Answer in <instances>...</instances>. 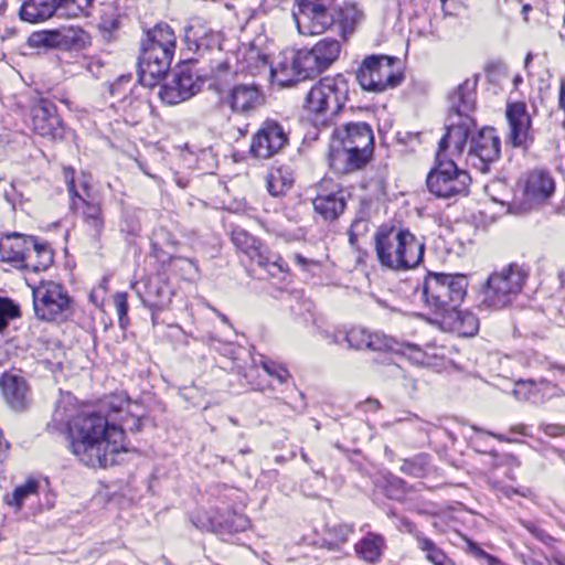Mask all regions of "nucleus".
I'll return each mask as SVG.
<instances>
[{"label":"nucleus","mask_w":565,"mask_h":565,"mask_svg":"<svg viewBox=\"0 0 565 565\" xmlns=\"http://www.w3.org/2000/svg\"><path fill=\"white\" fill-rule=\"evenodd\" d=\"M473 86L466 81L449 95V125L439 142L440 150L451 148L454 157L484 173L500 158L501 141L492 127L476 129L470 115L475 108Z\"/></svg>","instance_id":"1"},{"label":"nucleus","mask_w":565,"mask_h":565,"mask_svg":"<svg viewBox=\"0 0 565 565\" xmlns=\"http://www.w3.org/2000/svg\"><path fill=\"white\" fill-rule=\"evenodd\" d=\"M124 425L122 419L117 425L97 413L82 414L70 424V448L88 467L116 465V456L127 451Z\"/></svg>","instance_id":"2"},{"label":"nucleus","mask_w":565,"mask_h":565,"mask_svg":"<svg viewBox=\"0 0 565 565\" xmlns=\"http://www.w3.org/2000/svg\"><path fill=\"white\" fill-rule=\"evenodd\" d=\"M374 149L373 131L366 122H348L332 132L328 161L330 168L347 174L364 168Z\"/></svg>","instance_id":"3"},{"label":"nucleus","mask_w":565,"mask_h":565,"mask_svg":"<svg viewBox=\"0 0 565 565\" xmlns=\"http://www.w3.org/2000/svg\"><path fill=\"white\" fill-rule=\"evenodd\" d=\"M374 244L380 265L394 271L413 269L424 257L425 243L408 228L381 226Z\"/></svg>","instance_id":"4"},{"label":"nucleus","mask_w":565,"mask_h":565,"mask_svg":"<svg viewBox=\"0 0 565 565\" xmlns=\"http://www.w3.org/2000/svg\"><path fill=\"white\" fill-rule=\"evenodd\" d=\"M177 45V38L168 24H157L147 32L141 44L138 77L141 86L153 87L170 68Z\"/></svg>","instance_id":"5"},{"label":"nucleus","mask_w":565,"mask_h":565,"mask_svg":"<svg viewBox=\"0 0 565 565\" xmlns=\"http://www.w3.org/2000/svg\"><path fill=\"white\" fill-rule=\"evenodd\" d=\"M467 287L468 281L463 275L429 271L416 292L420 294L424 306L440 318L460 306Z\"/></svg>","instance_id":"6"},{"label":"nucleus","mask_w":565,"mask_h":565,"mask_svg":"<svg viewBox=\"0 0 565 565\" xmlns=\"http://www.w3.org/2000/svg\"><path fill=\"white\" fill-rule=\"evenodd\" d=\"M74 174L73 168L65 167L63 169L64 181L71 199L70 207L82 218L85 234L94 242H98L105 231L103 209L98 202L92 199L88 181L84 178L77 184Z\"/></svg>","instance_id":"7"},{"label":"nucleus","mask_w":565,"mask_h":565,"mask_svg":"<svg viewBox=\"0 0 565 565\" xmlns=\"http://www.w3.org/2000/svg\"><path fill=\"white\" fill-rule=\"evenodd\" d=\"M527 276V270L516 263L495 269L487 279L481 305L493 310L508 307L522 291Z\"/></svg>","instance_id":"8"},{"label":"nucleus","mask_w":565,"mask_h":565,"mask_svg":"<svg viewBox=\"0 0 565 565\" xmlns=\"http://www.w3.org/2000/svg\"><path fill=\"white\" fill-rule=\"evenodd\" d=\"M349 87L342 76L324 77L311 87L305 99L308 111L323 116V124L339 115L348 99Z\"/></svg>","instance_id":"9"},{"label":"nucleus","mask_w":565,"mask_h":565,"mask_svg":"<svg viewBox=\"0 0 565 565\" xmlns=\"http://www.w3.org/2000/svg\"><path fill=\"white\" fill-rule=\"evenodd\" d=\"M444 151L438 146L436 153V167L431 169L426 179V184L431 194L441 199L457 195H466L471 182L469 173L459 169L452 159H444Z\"/></svg>","instance_id":"10"},{"label":"nucleus","mask_w":565,"mask_h":565,"mask_svg":"<svg viewBox=\"0 0 565 565\" xmlns=\"http://www.w3.org/2000/svg\"><path fill=\"white\" fill-rule=\"evenodd\" d=\"M398 60L384 54H372L363 58L355 71V78L362 89L372 93H382L394 88L403 79L402 74L395 70Z\"/></svg>","instance_id":"11"},{"label":"nucleus","mask_w":565,"mask_h":565,"mask_svg":"<svg viewBox=\"0 0 565 565\" xmlns=\"http://www.w3.org/2000/svg\"><path fill=\"white\" fill-rule=\"evenodd\" d=\"M33 308L38 319L62 322L72 315V300L66 289L54 281H41L32 290Z\"/></svg>","instance_id":"12"},{"label":"nucleus","mask_w":565,"mask_h":565,"mask_svg":"<svg viewBox=\"0 0 565 565\" xmlns=\"http://www.w3.org/2000/svg\"><path fill=\"white\" fill-rule=\"evenodd\" d=\"M93 0H24L19 15L21 20L39 23L53 15L61 18H77L87 15Z\"/></svg>","instance_id":"13"},{"label":"nucleus","mask_w":565,"mask_h":565,"mask_svg":"<svg viewBox=\"0 0 565 565\" xmlns=\"http://www.w3.org/2000/svg\"><path fill=\"white\" fill-rule=\"evenodd\" d=\"M292 17L299 33H323L334 23L333 0H298Z\"/></svg>","instance_id":"14"},{"label":"nucleus","mask_w":565,"mask_h":565,"mask_svg":"<svg viewBox=\"0 0 565 565\" xmlns=\"http://www.w3.org/2000/svg\"><path fill=\"white\" fill-rule=\"evenodd\" d=\"M233 244L255 262L260 268L265 269L269 276L282 279L287 274V264L282 258L270 252L256 237L244 230H234L232 233Z\"/></svg>","instance_id":"15"},{"label":"nucleus","mask_w":565,"mask_h":565,"mask_svg":"<svg viewBox=\"0 0 565 565\" xmlns=\"http://www.w3.org/2000/svg\"><path fill=\"white\" fill-rule=\"evenodd\" d=\"M289 141L288 134L276 120H265L253 136L250 153L257 159H269L279 153Z\"/></svg>","instance_id":"16"},{"label":"nucleus","mask_w":565,"mask_h":565,"mask_svg":"<svg viewBox=\"0 0 565 565\" xmlns=\"http://www.w3.org/2000/svg\"><path fill=\"white\" fill-rule=\"evenodd\" d=\"M204 79L190 68L183 67L173 74L172 78L160 87L159 96L168 105H177L198 94Z\"/></svg>","instance_id":"17"},{"label":"nucleus","mask_w":565,"mask_h":565,"mask_svg":"<svg viewBox=\"0 0 565 565\" xmlns=\"http://www.w3.org/2000/svg\"><path fill=\"white\" fill-rule=\"evenodd\" d=\"M32 129L39 136L50 139H63L65 127L57 115L56 106L47 100L41 99L31 109Z\"/></svg>","instance_id":"18"},{"label":"nucleus","mask_w":565,"mask_h":565,"mask_svg":"<svg viewBox=\"0 0 565 565\" xmlns=\"http://www.w3.org/2000/svg\"><path fill=\"white\" fill-rule=\"evenodd\" d=\"M221 106H228L232 113L249 114L263 103L259 89L255 85H236L228 90L215 88Z\"/></svg>","instance_id":"19"},{"label":"nucleus","mask_w":565,"mask_h":565,"mask_svg":"<svg viewBox=\"0 0 565 565\" xmlns=\"http://www.w3.org/2000/svg\"><path fill=\"white\" fill-rule=\"evenodd\" d=\"M555 191V182L550 173L541 170L527 174L523 186V203L521 211H527L544 203Z\"/></svg>","instance_id":"20"},{"label":"nucleus","mask_w":565,"mask_h":565,"mask_svg":"<svg viewBox=\"0 0 565 565\" xmlns=\"http://www.w3.org/2000/svg\"><path fill=\"white\" fill-rule=\"evenodd\" d=\"M303 50L284 55L276 65L270 66V75L280 86H290L313 76L311 70L302 63Z\"/></svg>","instance_id":"21"},{"label":"nucleus","mask_w":565,"mask_h":565,"mask_svg":"<svg viewBox=\"0 0 565 565\" xmlns=\"http://www.w3.org/2000/svg\"><path fill=\"white\" fill-rule=\"evenodd\" d=\"M341 52V43L333 38L321 39L311 50H303L302 63L311 70L313 76L334 63Z\"/></svg>","instance_id":"22"},{"label":"nucleus","mask_w":565,"mask_h":565,"mask_svg":"<svg viewBox=\"0 0 565 565\" xmlns=\"http://www.w3.org/2000/svg\"><path fill=\"white\" fill-rule=\"evenodd\" d=\"M31 245L35 246L34 236L7 234L0 239V258L14 268L24 269Z\"/></svg>","instance_id":"23"},{"label":"nucleus","mask_w":565,"mask_h":565,"mask_svg":"<svg viewBox=\"0 0 565 565\" xmlns=\"http://www.w3.org/2000/svg\"><path fill=\"white\" fill-rule=\"evenodd\" d=\"M249 526V520L232 510L223 512L212 510L207 516V523L202 524V529L215 533H236L243 532Z\"/></svg>","instance_id":"24"},{"label":"nucleus","mask_w":565,"mask_h":565,"mask_svg":"<svg viewBox=\"0 0 565 565\" xmlns=\"http://www.w3.org/2000/svg\"><path fill=\"white\" fill-rule=\"evenodd\" d=\"M345 341L350 348L356 350L369 349L371 351H395L396 342L377 332L369 333L361 328H352L345 334Z\"/></svg>","instance_id":"25"},{"label":"nucleus","mask_w":565,"mask_h":565,"mask_svg":"<svg viewBox=\"0 0 565 565\" xmlns=\"http://www.w3.org/2000/svg\"><path fill=\"white\" fill-rule=\"evenodd\" d=\"M507 118L510 125V141L514 147L523 146L530 135L531 118L523 103H514L507 108Z\"/></svg>","instance_id":"26"},{"label":"nucleus","mask_w":565,"mask_h":565,"mask_svg":"<svg viewBox=\"0 0 565 565\" xmlns=\"http://www.w3.org/2000/svg\"><path fill=\"white\" fill-rule=\"evenodd\" d=\"M0 388L6 402L13 409L21 411L28 403L29 387L26 381L13 373H3L0 376Z\"/></svg>","instance_id":"27"},{"label":"nucleus","mask_w":565,"mask_h":565,"mask_svg":"<svg viewBox=\"0 0 565 565\" xmlns=\"http://www.w3.org/2000/svg\"><path fill=\"white\" fill-rule=\"evenodd\" d=\"M323 186L324 183L312 201L313 209L324 221H334L343 213L345 199L342 191L327 192Z\"/></svg>","instance_id":"28"},{"label":"nucleus","mask_w":565,"mask_h":565,"mask_svg":"<svg viewBox=\"0 0 565 565\" xmlns=\"http://www.w3.org/2000/svg\"><path fill=\"white\" fill-rule=\"evenodd\" d=\"M440 324L445 330L459 337H473L479 329L478 318L470 311L454 309L440 317Z\"/></svg>","instance_id":"29"},{"label":"nucleus","mask_w":565,"mask_h":565,"mask_svg":"<svg viewBox=\"0 0 565 565\" xmlns=\"http://www.w3.org/2000/svg\"><path fill=\"white\" fill-rule=\"evenodd\" d=\"M169 287L160 280H149L146 286V298L143 302L152 310V322L156 323L157 311L167 309L171 302Z\"/></svg>","instance_id":"30"},{"label":"nucleus","mask_w":565,"mask_h":565,"mask_svg":"<svg viewBox=\"0 0 565 565\" xmlns=\"http://www.w3.org/2000/svg\"><path fill=\"white\" fill-rule=\"evenodd\" d=\"M113 106L122 114L125 121L131 125L138 122L148 108L147 103L137 94L136 89H131L129 95L118 98Z\"/></svg>","instance_id":"31"},{"label":"nucleus","mask_w":565,"mask_h":565,"mask_svg":"<svg viewBox=\"0 0 565 565\" xmlns=\"http://www.w3.org/2000/svg\"><path fill=\"white\" fill-rule=\"evenodd\" d=\"M294 183V173L289 169L278 168L269 172L266 178V186L270 195L282 196Z\"/></svg>","instance_id":"32"},{"label":"nucleus","mask_w":565,"mask_h":565,"mask_svg":"<svg viewBox=\"0 0 565 565\" xmlns=\"http://www.w3.org/2000/svg\"><path fill=\"white\" fill-rule=\"evenodd\" d=\"M384 547V539L374 533H369L356 545V554L369 563H375L380 559Z\"/></svg>","instance_id":"33"},{"label":"nucleus","mask_w":565,"mask_h":565,"mask_svg":"<svg viewBox=\"0 0 565 565\" xmlns=\"http://www.w3.org/2000/svg\"><path fill=\"white\" fill-rule=\"evenodd\" d=\"M418 548L425 553L426 559L433 565H456L455 562L435 542L423 533H416Z\"/></svg>","instance_id":"34"},{"label":"nucleus","mask_w":565,"mask_h":565,"mask_svg":"<svg viewBox=\"0 0 565 565\" xmlns=\"http://www.w3.org/2000/svg\"><path fill=\"white\" fill-rule=\"evenodd\" d=\"M53 262V254L49 245L35 238V246L31 245L25 268L33 271L45 270Z\"/></svg>","instance_id":"35"},{"label":"nucleus","mask_w":565,"mask_h":565,"mask_svg":"<svg viewBox=\"0 0 565 565\" xmlns=\"http://www.w3.org/2000/svg\"><path fill=\"white\" fill-rule=\"evenodd\" d=\"M243 63L252 75H258L267 70L270 72V66H273L268 62V55L254 44H250L243 53Z\"/></svg>","instance_id":"36"},{"label":"nucleus","mask_w":565,"mask_h":565,"mask_svg":"<svg viewBox=\"0 0 565 565\" xmlns=\"http://www.w3.org/2000/svg\"><path fill=\"white\" fill-rule=\"evenodd\" d=\"M38 490L39 482L34 479H29L24 484L15 488L12 497L7 499V503L14 505L19 510L26 499L32 495H38Z\"/></svg>","instance_id":"37"},{"label":"nucleus","mask_w":565,"mask_h":565,"mask_svg":"<svg viewBox=\"0 0 565 565\" xmlns=\"http://www.w3.org/2000/svg\"><path fill=\"white\" fill-rule=\"evenodd\" d=\"M21 316L20 307L13 300L0 297V332L7 329L9 321Z\"/></svg>","instance_id":"38"},{"label":"nucleus","mask_w":565,"mask_h":565,"mask_svg":"<svg viewBox=\"0 0 565 565\" xmlns=\"http://www.w3.org/2000/svg\"><path fill=\"white\" fill-rule=\"evenodd\" d=\"M539 392V384L532 380H520L515 383L512 391L513 396L519 401H533L535 402L536 393Z\"/></svg>","instance_id":"39"},{"label":"nucleus","mask_w":565,"mask_h":565,"mask_svg":"<svg viewBox=\"0 0 565 565\" xmlns=\"http://www.w3.org/2000/svg\"><path fill=\"white\" fill-rule=\"evenodd\" d=\"M260 366L269 376L275 377L281 384L286 383L288 377H290V373L285 366L277 364L271 360L262 359Z\"/></svg>","instance_id":"40"},{"label":"nucleus","mask_w":565,"mask_h":565,"mask_svg":"<svg viewBox=\"0 0 565 565\" xmlns=\"http://www.w3.org/2000/svg\"><path fill=\"white\" fill-rule=\"evenodd\" d=\"M386 495L393 500H402L405 494V482L398 478L388 480Z\"/></svg>","instance_id":"41"},{"label":"nucleus","mask_w":565,"mask_h":565,"mask_svg":"<svg viewBox=\"0 0 565 565\" xmlns=\"http://www.w3.org/2000/svg\"><path fill=\"white\" fill-rule=\"evenodd\" d=\"M63 39L76 45L84 46L88 42V34L79 28H70L64 31Z\"/></svg>","instance_id":"42"},{"label":"nucleus","mask_w":565,"mask_h":565,"mask_svg":"<svg viewBox=\"0 0 565 565\" xmlns=\"http://www.w3.org/2000/svg\"><path fill=\"white\" fill-rule=\"evenodd\" d=\"M116 308L119 317V321L122 324L124 319L127 317L128 302L125 294H120L116 297Z\"/></svg>","instance_id":"43"},{"label":"nucleus","mask_w":565,"mask_h":565,"mask_svg":"<svg viewBox=\"0 0 565 565\" xmlns=\"http://www.w3.org/2000/svg\"><path fill=\"white\" fill-rule=\"evenodd\" d=\"M362 228L365 230V223L361 220L355 221L352 223L350 231H349V242L352 246H355L358 243V235L356 232Z\"/></svg>","instance_id":"44"},{"label":"nucleus","mask_w":565,"mask_h":565,"mask_svg":"<svg viewBox=\"0 0 565 565\" xmlns=\"http://www.w3.org/2000/svg\"><path fill=\"white\" fill-rule=\"evenodd\" d=\"M524 526L526 527V530L529 532H531L539 540H541L543 542L551 540V536L548 534H546L543 530L537 527L535 524L527 522V523H524Z\"/></svg>","instance_id":"45"},{"label":"nucleus","mask_w":565,"mask_h":565,"mask_svg":"<svg viewBox=\"0 0 565 565\" xmlns=\"http://www.w3.org/2000/svg\"><path fill=\"white\" fill-rule=\"evenodd\" d=\"M129 84V78L127 77H120L115 84H113L110 86V94L113 97H119V95H121V93L125 92V88H122L124 85H127Z\"/></svg>","instance_id":"46"},{"label":"nucleus","mask_w":565,"mask_h":565,"mask_svg":"<svg viewBox=\"0 0 565 565\" xmlns=\"http://www.w3.org/2000/svg\"><path fill=\"white\" fill-rule=\"evenodd\" d=\"M401 525L403 526V529L413 534L415 536L416 533H420L419 531L416 530V526L407 519L405 518H402L401 519Z\"/></svg>","instance_id":"47"},{"label":"nucleus","mask_w":565,"mask_h":565,"mask_svg":"<svg viewBox=\"0 0 565 565\" xmlns=\"http://www.w3.org/2000/svg\"><path fill=\"white\" fill-rule=\"evenodd\" d=\"M361 406L364 408V409H377L379 406H380V402L376 401V399H371V398H367L365 402H363L361 404Z\"/></svg>","instance_id":"48"},{"label":"nucleus","mask_w":565,"mask_h":565,"mask_svg":"<svg viewBox=\"0 0 565 565\" xmlns=\"http://www.w3.org/2000/svg\"><path fill=\"white\" fill-rule=\"evenodd\" d=\"M195 393H198V390L194 387H185L182 390L181 395L185 401H190L194 397Z\"/></svg>","instance_id":"49"},{"label":"nucleus","mask_w":565,"mask_h":565,"mask_svg":"<svg viewBox=\"0 0 565 565\" xmlns=\"http://www.w3.org/2000/svg\"><path fill=\"white\" fill-rule=\"evenodd\" d=\"M559 106L565 110V78L561 82L559 88Z\"/></svg>","instance_id":"50"},{"label":"nucleus","mask_w":565,"mask_h":565,"mask_svg":"<svg viewBox=\"0 0 565 565\" xmlns=\"http://www.w3.org/2000/svg\"><path fill=\"white\" fill-rule=\"evenodd\" d=\"M294 259H295L296 264L299 265L300 267H306L307 265L312 263L311 260H308L300 254H296L294 256Z\"/></svg>","instance_id":"51"},{"label":"nucleus","mask_w":565,"mask_h":565,"mask_svg":"<svg viewBox=\"0 0 565 565\" xmlns=\"http://www.w3.org/2000/svg\"><path fill=\"white\" fill-rule=\"evenodd\" d=\"M511 431L516 433V434H520V435H523V436H526V435H527V433H526V427H525L524 425H522V424L516 425V426H513V427L511 428Z\"/></svg>","instance_id":"52"},{"label":"nucleus","mask_w":565,"mask_h":565,"mask_svg":"<svg viewBox=\"0 0 565 565\" xmlns=\"http://www.w3.org/2000/svg\"><path fill=\"white\" fill-rule=\"evenodd\" d=\"M553 370L558 371L561 374H565V364H552L551 366Z\"/></svg>","instance_id":"53"},{"label":"nucleus","mask_w":565,"mask_h":565,"mask_svg":"<svg viewBox=\"0 0 565 565\" xmlns=\"http://www.w3.org/2000/svg\"><path fill=\"white\" fill-rule=\"evenodd\" d=\"M134 420V425L132 426H129L128 428L130 430H136L138 431L140 429V419L139 418H132Z\"/></svg>","instance_id":"54"},{"label":"nucleus","mask_w":565,"mask_h":565,"mask_svg":"<svg viewBox=\"0 0 565 565\" xmlns=\"http://www.w3.org/2000/svg\"><path fill=\"white\" fill-rule=\"evenodd\" d=\"M473 550L476 551L477 554L481 555V556H484L489 559H493L492 556H490L489 554H487L484 551L480 550L479 547L477 546H473Z\"/></svg>","instance_id":"55"},{"label":"nucleus","mask_w":565,"mask_h":565,"mask_svg":"<svg viewBox=\"0 0 565 565\" xmlns=\"http://www.w3.org/2000/svg\"><path fill=\"white\" fill-rule=\"evenodd\" d=\"M554 562H555L557 565H565V557H564V556H555V557H554Z\"/></svg>","instance_id":"56"},{"label":"nucleus","mask_w":565,"mask_h":565,"mask_svg":"<svg viewBox=\"0 0 565 565\" xmlns=\"http://www.w3.org/2000/svg\"><path fill=\"white\" fill-rule=\"evenodd\" d=\"M532 58H533L532 53H527V55L525 56V61H524L525 67L529 66V64L531 63Z\"/></svg>","instance_id":"57"},{"label":"nucleus","mask_w":565,"mask_h":565,"mask_svg":"<svg viewBox=\"0 0 565 565\" xmlns=\"http://www.w3.org/2000/svg\"><path fill=\"white\" fill-rule=\"evenodd\" d=\"M539 384L545 387H548L551 385V383L546 380H541Z\"/></svg>","instance_id":"58"},{"label":"nucleus","mask_w":565,"mask_h":565,"mask_svg":"<svg viewBox=\"0 0 565 565\" xmlns=\"http://www.w3.org/2000/svg\"><path fill=\"white\" fill-rule=\"evenodd\" d=\"M493 436H494L495 438H498L499 440H501V441H509V439H508V438H505V437H504V436H502V435H493Z\"/></svg>","instance_id":"59"},{"label":"nucleus","mask_w":565,"mask_h":565,"mask_svg":"<svg viewBox=\"0 0 565 565\" xmlns=\"http://www.w3.org/2000/svg\"><path fill=\"white\" fill-rule=\"evenodd\" d=\"M275 460H276V462H278V463H282V462L285 461L284 457H281V456H277V457L275 458Z\"/></svg>","instance_id":"60"},{"label":"nucleus","mask_w":565,"mask_h":565,"mask_svg":"<svg viewBox=\"0 0 565 565\" xmlns=\"http://www.w3.org/2000/svg\"><path fill=\"white\" fill-rule=\"evenodd\" d=\"M203 45H205V44H204V40H203V39H201L200 41H198V43H196L198 49H200V47H201V46H203Z\"/></svg>","instance_id":"61"},{"label":"nucleus","mask_w":565,"mask_h":565,"mask_svg":"<svg viewBox=\"0 0 565 565\" xmlns=\"http://www.w3.org/2000/svg\"><path fill=\"white\" fill-rule=\"evenodd\" d=\"M300 455H301V458H302L305 461H308V457H307L306 452L301 451V452H300Z\"/></svg>","instance_id":"62"},{"label":"nucleus","mask_w":565,"mask_h":565,"mask_svg":"<svg viewBox=\"0 0 565 565\" xmlns=\"http://www.w3.org/2000/svg\"><path fill=\"white\" fill-rule=\"evenodd\" d=\"M192 30H193V28H190V29L188 30V32H186V38H188V39H190V38H191V35H190V34H191Z\"/></svg>","instance_id":"63"},{"label":"nucleus","mask_w":565,"mask_h":565,"mask_svg":"<svg viewBox=\"0 0 565 565\" xmlns=\"http://www.w3.org/2000/svg\"><path fill=\"white\" fill-rule=\"evenodd\" d=\"M111 28H113V29H116V28H117V22H116V21H113V22H111Z\"/></svg>","instance_id":"64"}]
</instances>
